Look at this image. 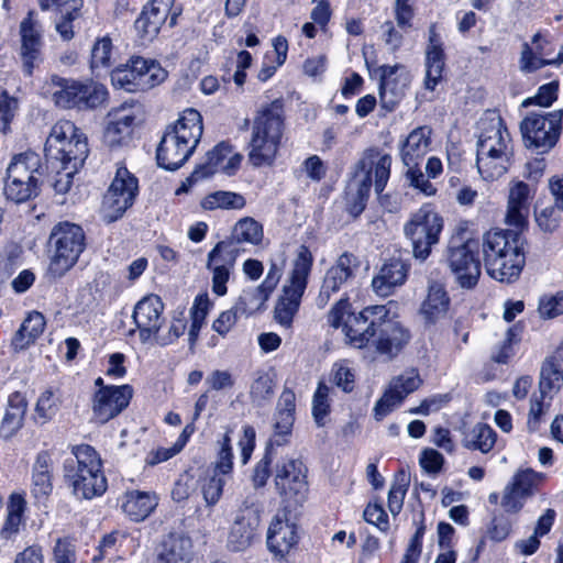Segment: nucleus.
I'll use <instances>...</instances> for the list:
<instances>
[{"instance_id": "9", "label": "nucleus", "mask_w": 563, "mask_h": 563, "mask_svg": "<svg viewBox=\"0 0 563 563\" xmlns=\"http://www.w3.org/2000/svg\"><path fill=\"white\" fill-rule=\"evenodd\" d=\"M45 153L52 164H70L78 170L88 156L87 139L71 121L60 120L51 130Z\"/></svg>"}, {"instance_id": "46", "label": "nucleus", "mask_w": 563, "mask_h": 563, "mask_svg": "<svg viewBox=\"0 0 563 563\" xmlns=\"http://www.w3.org/2000/svg\"><path fill=\"white\" fill-rule=\"evenodd\" d=\"M496 432L486 423H476L468 430L463 439V444L470 450L488 453L496 443Z\"/></svg>"}, {"instance_id": "36", "label": "nucleus", "mask_w": 563, "mask_h": 563, "mask_svg": "<svg viewBox=\"0 0 563 563\" xmlns=\"http://www.w3.org/2000/svg\"><path fill=\"white\" fill-rule=\"evenodd\" d=\"M157 504L155 493L131 490L123 495L121 508L131 520L139 522L147 518Z\"/></svg>"}, {"instance_id": "40", "label": "nucleus", "mask_w": 563, "mask_h": 563, "mask_svg": "<svg viewBox=\"0 0 563 563\" xmlns=\"http://www.w3.org/2000/svg\"><path fill=\"white\" fill-rule=\"evenodd\" d=\"M45 324V318L41 312L29 313L12 338V347L21 351L30 346L43 333Z\"/></svg>"}, {"instance_id": "57", "label": "nucleus", "mask_w": 563, "mask_h": 563, "mask_svg": "<svg viewBox=\"0 0 563 563\" xmlns=\"http://www.w3.org/2000/svg\"><path fill=\"white\" fill-rule=\"evenodd\" d=\"M331 388L323 383H319L312 398V415L318 426L324 424L325 417L330 413Z\"/></svg>"}, {"instance_id": "14", "label": "nucleus", "mask_w": 563, "mask_h": 563, "mask_svg": "<svg viewBox=\"0 0 563 563\" xmlns=\"http://www.w3.org/2000/svg\"><path fill=\"white\" fill-rule=\"evenodd\" d=\"M137 191L136 177L126 167H118L114 178L102 199L100 208L102 219L107 223H111L122 218L134 203Z\"/></svg>"}, {"instance_id": "38", "label": "nucleus", "mask_w": 563, "mask_h": 563, "mask_svg": "<svg viewBox=\"0 0 563 563\" xmlns=\"http://www.w3.org/2000/svg\"><path fill=\"white\" fill-rule=\"evenodd\" d=\"M563 387V346L545 358L540 372L539 389L555 396Z\"/></svg>"}, {"instance_id": "37", "label": "nucleus", "mask_w": 563, "mask_h": 563, "mask_svg": "<svg viewBox=\"0 0 563 563\" xmlns=\"http://www.w3.org/2000/svg\"><path fill=\"white\" fill-rule=\"evenodd\" d=\"M431 130L420 126L409 133L402 143L401 161L407 167L419 166V162L427 154L430 146Z\"/></svg>"}, {"instance_id": "29", "label": "nucleus", "mask_w": 563, "mask_h": 563, "mask_svg": "<svg viewBox=\"0 0 563 563\" xmlns=\"http://www.w3.org/2000/svg\"><path fill=\"white\" fill-rule=\"evenodd\" d=\"M297 527L285 516L276 515L267 530V547L275 555L284 556L297 544Z\"/></svg>"}, {"instance_id": "31", "label": "nucleus", "mask_w": 563, "mask_h": 563, "mask_svg": "<svg viewBox=\"0 0 563 563\" xmlns=\"http://www.w3.org/2000/svg\"><path fill=\"white\" fill-rule=\"evenodd\" d=\"M444 69L443 43L437 32L435 25L429 27V41L426 48V79L424 87L434 90L442 79Z\"/></svg>"}, {"instance_id": "12", "label": "nucleus", "mask_w": 563, "mask_h": 563, "mask_svg": "<svg viewBox=\"0 0 563 563\" xmlns=\"http://www.w3.org/2000/svg\"><path fill=\"white\" fill-rule=\"evenodd\" d=\"M443 219L430 206H422L404 225V233L411 242L413 256L424 261L439 243Z\"/></svg>"}, {"instance_id": "43", "label": "nucleus", "mask_w": 563, "mask_h": 563, "mask_svg": "<svg viewBox=\"0 0 563 563\" xmlns=\"http://www.w3.org/2000/svg\"><path fill=\"white\" fill-rule=\"evenodd\" d=\"M53 459L47 451L37 453L32 471L33 493L46 496L52 492Z\"/></svg>"}, {"instance_id": "52", "label": "nucleus", "mask_w": 563, "mask_h": 563, "mask_svg": "<svg viewBox=\"0 0 563 563\" xmlns=\"http://www.w3.org/2000/svg\"><path fill=\"white\" fill-rule=\"evenodd\" d=\"M263 239L262 225L252 218H244L236 222L233 228L231 239L227 242H233L236 247L242 242L258 244Z\"/></svg>"}, {"instance_id": "28", "label": "nucleus", "mask_w": 563, "mask_h": 563, "mask_svg": "<svg viewBox=\"0 0 563 563\" xmlns=\"http://www.w3.org/2000/svg\"><path fill=\"white\" fill-rule=\"evenodd\" d=\"M20 35L23 68L27 75H31L35 64L41 59L42 48L41 26L33 19L32 12L21 22Z\"/></svg>"}, {"instance_id": "34", "label": "nucleus", "mask_w": 563, "mask_h": 563, "mask_svg": "<svg viewBox=\"0 0 563 563\" xmlns=\"http://www.w3.org/2000/svg\"><path fill=\"white\" fill-rule=\"evenodd\" d=\"M408 275V266L401 260L394 258L383 264L372 280L374 291L383 297L393 294L396 287L401 286Z\"/></svg>"}, {"instance_id": "41", "label": "nucleus", "mask_w": 563, "mask_h": 563, "mask_svg": "<svg viewBox=\"0 0 563 563\" xmlns=\"http://www.w3.org/2000/svg\"><path fill=\"white\" fill-rule=\"evenodd\" d=\"M191 549L189 538L169 534L162 543L157 563H188Z\"/></svg>"}, {"instance_id": "19", "label": "nucleus", "mask_w": 563, "mask_h": 563, "mask_svg": "<svg viewBox=\"0 0 563 563\" xmlns=\"http://www.w3.org/2000/svg\"><path fill=\"white\" fill-rule=\"evenodd\" d=\"M563 62V46L555 51V45L541 33L532 36L530 42L521 46L519 69L533 73L547 65H560Z\"/></svg>"}, {"instance_id": "18", "label": "nucleus", "mask_w": 563, "mask_h": 563, "mask_svg": "<svg viewBox=\"0 0 563 563\" xmlns=\"http://www.w3.org/2000/svg\"><path fill=\"white\" fill-rule=\"evenodd\" d=\"M132 396L133 389L129 385L97 389L90 402L91 421L98 424L107 423L129 406Z\"/></svg>"}, {"instance_id": "59", "label": "nucleus", "mask_w": 563, "mask_h": 563, "mask_svg": "<svg viewBox=\"0 0 563 563\" xmlns=\"http://www.w3.org/2000/svg\"><path fill=\"white\" fill-rule=\"evenodd\" d=\"M112 42L104 36L99 38L91 49V67L93 69L108 68L111 65Z\"/></svg>"}, {"instance_id": "39", "label": "nucleus", "mask_w": 563, "mask_h": 563, "mask_svg": "<svg viewBox=\"0 0 563 563\" xmlns=\"http://www.w3.org/2000/svg\"><path fill=\"white\" fill-rule=\"evenodd\" d=\"M296 396L290 389L285 388L277 402L276 421L274 424L275 435L274 442L280 445L285 441V437L291 431L295 420Z\"/></svg>"}, {"instance_id": "13", "label": "nucleus", "mask_w": 563, "mask_h": 563, "mask_svg": "<svg viewBox=\"0 0 563 563\" xmlns=\"http://www.w3.org/2000/svg\"><path fill=\"white\" fill-rule=\"evenodd\" d=\"M54 254L48 265L53 277L64 276L78 261L85 250V233L74 223H59L52 232Z\"/></svg>"}, {"instance_id": "50", "label": "nucleus", "mask_w": 563, "mask_h": 563, "mask_svg": "<svg viewBox=\"0 0 563 563\" xmlns=\"http://www.w3.org/2000/svg\"><path fill=\"white\" fill-rule=\"evenodd\" d=\"M203 210L242 209L245 206L243 196L232 191L219 190L207 195L200 202Z\"/></svg>"}, {"instance_id": "17", "label": "nucleus", "mask_w": 563, "mask_h": 563, "mask_svg": "<svg viewBox=\"0 0 563 563\" xmlns=\"http://www.w3.org/2000/svg\"><path fill=\"white\" fill-rule=\"evenodd\" d=\"M422 384V379L417 369L410 368L400 375L393 377L382 397L375 402L373 416L375 420L380 421L396 408H398L406 397L416 391Z\"/></svg>"}, {"instance_id": "15", "label": "nucleus", "mask_w": 563, "mask_h": 563, "mask_svg": "<svg viewBox=\"0 0 563 563\" xmlns=\"http://www.w3.org/2000/svg\"><path fill=\"white\" fill-rule=\"evenodd\" d=\"M562 112H529L520 123L526 147L549 151L560 135Z\"/></svg>"}, {"instance_id": "20", "label": "nucleus", "mask_w": 563, "mask_h": 563, "mask_svg": "<svg viewBox=\"0 0 563 563\" xmlns=\"http://www.w3.org/2000/svg\"><path fill=\"white\" fill-rule=\"evenodd\" d=\"M303 463L296 459H286L276 466L275 486L286 499L302 501L308 493V483Z\"/></svg>"}, {"instance_id": "8", "label": "nucleus", "mask_w": 563, "mask_h": 563, "mask_svg": "<svg viewBox=\"0 0 563 563\" xmlns=\"http://www.w3.org/2000/svg\"><path fill=\"white\" fill-rule=\"evenodd\" d=\"M41 158L33 152L15 155L7 168L4 196L8 200L22 203L40 194L42 183Z\"/></svg>"}, {"instance_id": "2", "label": "nucleus", "mask_w": 563, "mask_h": 563, "mask_svg": "<svg viewBox=\"0 0 563 563\" xmlns=\"http://www.w3.org/2000/svg\"><path fill=\"white\" fill-rule=\"evenodd\" d=\"M514 162V144L501 118L488 113L478 122L476 168L485 181L503 177Z\"/></svg>"}, {"instance_id": "64", "label": "nucleus", "mask_w": 563, "mask_h": 563, "mask_svg": "<svg viewBox=\"0 0 563 563\" xmlns=\"http://www.w3.org/2000/svg\"><path fill=\"white\" fill-rule=\"evenodd\" d=\"M536 221L543 232H553L561 222L560 209L548 206L536 213Z\"/></svg>"}, {"instance_id": "58", "label": "nucleus", "mask_w": 563, "mask_h": 563, "mask_svg": "<svg viewBox=\"0 0 563 563\" xmlns=\"http://www.w3.org/2000/svg\"><path fill=\"white\" fill-rule=\"evenodd\" d=\"M331 382L344 393H351L355 386V374L346 361L334 363L331 369Z\"/></svg>"}, {"instance_id": "1", "label": "nucleus", "mask_w": 563, "mask_h": 563, "mask_svg": "<svg viewBox=\"0 0 563 563\" xmlns=\"http://www.w3.org/2000/svg\"><path fill=\"white\" fill-rule=\"evenodd\" d=\"M349 334L354 347H372L388 361L396 357L411 338L409 330L390 316L385 305L364 308L357 319L352 318Z\"/></svg>"}, {"instance_id": "30", "label": "nucleus", "mask_w": 563, "mask_h": 563, "mask_svg": "<svg viewBox=\"0 0 563 563\" xmlns=\"http://www.w3.org/2000/svg\"><path fill=\"white\" fill-rule=\"evenodd\" d=\"M135 117L130 108L114 109L108 114L103 143L110 148L123 145L132 133Z\"/></svg>"}, {"instance_id": "5", "label": "nucleus", "mask_w": 563, "mask_h": 563, "mask_svg": "<svg viewBox=\"0 0 563 563\" xmlns=\"http://www.w3.org/2000/svg\"><path fill=\"white\" fill-rule=\"evenodd\" d=\"M202 131L201 114L195 109L185 110L163 135L156 153L157 164L168 170L178 169L194 153Z\"/></svg>"}, {"instance_id": "49", "label": "nucleus", "mask_w": 563, "mask_h": 563, "mask_svg": "<svg viewBox=\"0 0 563 563\" xmlns=\"http://www.w3.org/2000/svg\"><path fill=\"white\" fill-rule=\"evenodd\" d=\"M271 295L272 291L264 288L262 284L244 289L235 302L234 308L240 314H252L265 305Z\"/></svg>"}, {"instance_id": "6", "label": "nucleus", "mask_w": 563, "mask_h": 563, "mask_svg": "<svg viewBox=\"0 0 563 563\" xmlns=\"http://www.w3.org/2000/svg\"><path fill=\"white\" fill-rule=\"evenodd\" d=\"M74 459L64 464V477L78 499H92L107 490V478L98 452L88 444L73 449Z\"/></svg>"}, {"instance_id": "21", "label": "nucleus", "mask_w": 563, "mask_h": 563, "mask_svg": "<svg viewBox=\"0 0 563 563\" xmlns=\"http://www.w3.org/2000/svg\"><path fill=\"white\" fill-rule=\"evenodd\" d=\"M358 261L351 253H343L336 262L328 268L322 280V285L317 297V306L324 308L330 301L332 295L336 294L346 285L358 269Z\"/></svg>"}, {"instance_id": "32", "label": "nucleus", "mask_w": 563, "mask_h": 563, "mask_svg": "<svg viewBox=\"0 0 563 563\" xmlns=\"http://www.w3.org/2000/svg\"><path fill=\"white\" fill-rule=\"evenodd\" d=\"M169 12V0H152L144 7L135 21V30L145 41L153 40L166 21Z\"/></svg>"}, {"instance_id": "42", "label": "nucleus", "mask_w": 563, "mask_h": 563, "mask_svg": "<svg viewBox=\"0 0 563 563\" xmlns=\"http://www.w3.org/2000/svg\"><path fill=\"white\" fill-rule=\"evenodd\" d=\"M276 374L273 369H257L250 385V398L256 406L272 400L275 394Z\"/></svg>"}, {"instance_id": "44", "label": "nucleus", "mask_w": 563, "mask_h": 563, "mask_svg": "<svg viewBox=\"0 0 563 563\" xmlns=\"http://www.w3.org/2000/svg\"><path fill=\"white\" fill-rule=\"evenodd\" d=\"M137 64L139 68H136L137 71L135 73L139 75L140 91L150 90L161 85L167 78V71L155 59L140 56Z\"/></svg>"}, {"instance_id": "3", "label": "nucleus", "mask_w": 563, "mask_h": 563, "mask_svg": "<svg viewBox=\"0 0 563 563\" xmlns=\"http://www.w3.org/2000/svg\"><path fill=\"white\" fill-rule=\"evenodd\" d=\"M483 261L490 277L501 283L519 278L526 264L523 238L508 230L488 231L482 239Z\"/></svg>"}, {"instance_id": "7", "label": "nucleus", "mask_w": 563, "mask_h": 563, "mask_svg": "<svg viewBox=\"0 0 563 563\" xmlns=\"http://www.w3.org/2000/svg\"><path fill=\"white\" fill-rule=\"evenodd\" d=\"M313 256L307 246L298 249L292 268L283 286L282 295L275 307V320L283 327L289 328L299 310L305 294L308 277L311 272Z\"/></svg>"}, {"instance_id": "27", "label": "nucleus", "mask_w": 563, "mask_h": 563, "mask_svg": "<svg viewBox=\"0 0 563 563\" xmlns=\"http://www.w3.org/2000/svg\"><path fill=\"white\" fill-rule=\"evenodd\" d=\"M451 299L444 286L438 282H430L427 295L419 308L426 327H432L441 322L449 313Z\"/></svg>"}, {"instance_id": "55", "label": "nucleus", "mask_w": 563, "mask_h": 563, "mask_svg": "<svg viewBox=\"0 0 563 563\" xmlns=\"http://www.w3.org/2000/svg\"><path fill=\"white\" fill-rule=\"evenodd\" d=\"M544 481L545 475L543 473L536 472L532 468H522L515 473L510 483L529 497Z\"/></svg>"}, {"instance_id": "54", "label": "nucleus", "mask_w": 563, "mask_h": 563, "mask_svg": "<svg viewBox=\"0 0 563 563\" xmlns=\"http://www.w3.org/2000/svg\"><path fill=\"white\" fill-rule=\"evenodd\" d=\"M186 327L187 318L185 316V311H175L167 331L162 333L158 331L157 334L153 338V341L162 346L173 344L179 336L184 334Z\"/></svg>"}, {"instance_id": "33", "label": "nucleus", "mask_w": 563, "mask_h": 563, "mask_svg": "<svg viewBox=\"0 0 563 563\" xmlns=\"http://www.w3.org/2000/svg\"><path fill=\"white\" fill-rule=\"evenodd\" d=\"M241 162L242 155L234 152L229 143L221 142L208 152L206 162L199 167L207 177L218 172L232 175L239 168Z\"/></svg>"}, {"instance_id": "4", "label": "nucleus", "mask_w": 563, "mask_h": 563, "mask_svg": "<svg viewBox=\"0 0 563 563\" xmlns=\"http://www.w3.org/2000/svg\"><path fill=\"white\" fill-rule=\"evenodd\" d=\"M285 132L283 106L274 101L262 107L252 121L249 162L254 167L271 166L279 152Z\"/></svg>"}, {"instance_id": "51", "label": "nucleus", "mask_w": 563, "mask_h": 563, "mask_svg": "<svg viewBox=\"0 0 563 563\" xmlns=\"http://www.w3.org/2000/svg\"><path fill=\"white\" fill-rule=\"evenodd\" d=\"M361 312L354 313L351 311V303L349 298H341L329 311L328 322L333 328H342V331L352 345V336L349 334V325H352V318L357 319Z\"/></svg>"}, {"instance_id": "24", "label": "nucleus", "mask_w": 563, "mask_h": 563, "mask_svg": "<svg viewBox=\"0 0 563 563\" xmlns=\"http://www.w3.org/2000/svg\"><path fill=\"white\" fill-rule=\"evenodd\" d=\"M239 254L240 247H236L233 242H219L209 252L207 266L212 272V290L218 296L227 292L225 285Z\"/></svg>"}, {"instance_id": "22", "label": "nucleus", "mask_w": 563, "mask_h": 563, "mask_svg": "<svg viewBox=\"0 0 563 563\" xmlns=\"http://www.w3.org/2000/svg\"><path fill=\"white\" fill-rule=\"evenodd\" d=\"M163 311L164 303L156 295H147L136 302L132 318L143 344L152 342L161 330L164 322Z\"/></svg>"}, {"instance_id": "53", "label": "nucleus", "mask_w": 563, "mask_h": 563, "mask_svg": "<svg viewBox=\"0 0 563 563\" xmlns=\"http://www.w3.org/2000/svg\"><path fill=\"white\" fill-rule=\"evenodd\" d=\"M410 484L409 474L400 470L391 484L388 492V509L395 516L398 515L402 508L404 499Z\"/></svg>"}, {"instance_id": "62", "label": "nucleus", "mask_w": 563, "mask_h": 563, "mask_svg": "<svg viewBox=\"0 0 563 563\" xmlns=\"http://www.w3.org/2000/svg\"><path fill=\"white\" fill-rule=\"evenodd\" d=\"M538 311L543 319H553L563 313V291L544 295L539 300Z\"/></svg>"}, {"instance_id": "26", "label": "nucleus", "mask_w": 563, "mask_h": 563, "mask_svg": "<svg viewBox=\"0 0 563 563\" xmlns=\"http://www.w3.org/2000/svg\"><path fill=\"white\" fill-rule=\"evenodd\" d=\"M532 190L528 184L519 179H512L508 185L506 224L518 229L527 224L530 210Z\"/></svg>"}, {"instance_id": "25", "label": "nucleus", "mask_w": 563, "mask_h": 563, "mask_svg": "<svg viewBox=\"0 0 563 563\" xmlns=\"http://www.w3.org/2000/svg\"><path fill=\"white\" fill-rule=\"evenodd\" d=\"M380 84H379V98L380 103L387 111L400 102L405 96V91L410 82L408 71L401 65L382 66Z\"/></svg>"}, {"instance_id": "47", "label": "nucleus", "mask_w": 563, "mask_h": 563, "mask_svg": "<svg viewBox=\"0 0 563 563\" xmlns=\"http://www.w3.org/2000/svg\"><path fill=\"white\" fill-rule=\"evenodd\" d=\"M553 395L538 389L530 398V408L528 412L527 427L529 431L539 430L540 426L545 421L550 412Z\"/></svg>"}, {"instance_id": "45", "label": "nucleus", "mask_w": 563, "mask_h": 563, "mask_svg": "<svg viewBox=\"0 0 563 563\" xmlns=\"http://www.w3.org/2000/svg\"><path fill=\"white\" fill-rule=\"evenodd\" d=\"M26 501L20 494H12L7 506V518L0 531L3 539H11L15 536L23 523V515Z\"/></svg>"}, {"instance_id": "63", "label": "nucleus", "mask_w": 563, "mask_h": 563, "mask_svg": "<svg viewBox=\"0 0 563 563\" xmlns=\"http://www.w3.org/2000/svg\"><path fill=\"white\" fill-rule=\"evenodd\" d=\"M527 498L522 492L509 482L504 489L500 504L507 512L516 514L522 509Z\"/></svg>"}, {"instance_id": "60", "label": "nucleus", "mask_w": 563, "mask_h": 563, "mask_svg": "<svg viewBox=\"0 0 563 563\" xmlns=\"http://www.w3.org/2000/svg\"><path fill=\"white\" fill-rule=\"evenodd\" d=\"M231 430L228 429L222 440L219 441V452L216 462V473L227 475L230 474L233 468V453L231 446Z\"/></svg>"}, {"instance_id": "48", "label": "nucleus", "mask_w": 563, "mask_h": 563, "mask_svg": "<svg viewBox=\"0 0 563 563\" xmlns=\"http://www.w3.org/2000/svg\"><path fill=\"white\" fill-rule=\"evenodd\" d=\"M140 56H132L130 59L122 65H119L111 73V81L114 87L121 88L128 92L140 91L139 87V75L135 71L139 68L137 62Z\"/></svg>"}, {"instance_id": "56", "label": "nucleus", "mask_w": 563, "mask_h": 563, "mask_svg": "<svg viewBox=\"0 0 563 563\" xmlns=\"http://www.w3.org/2000/svg\"><path fill=\"white\" fill-rule=\"evenodd\" d=\"M225 481L218 473L206 476L200 482V492L207 507L216 506L221 499Z\"/></svg>"}, {"instance_id": "23", "label": "nucleus", "mask_w": 563, "mask_h": 563, "mask_svg": "<svg viewBox=\"0 0 563 563\" xmlns=\"http://www.w3.org/2000/svg\"><path fill=\"white\" fill-rule=\"evenodd\" d=\"M261 525V514L255 506L241 507L228 536V548L234 552L250 548Z\"/></svg>"}, {"instance_id": "16", "label": "nucleus", "mask_w": 563, "mask_h": 563, "mask_svg": "<svg viewBox=\"0 0 563 563\" xmlns=\"http://www.w3.org/2000/svg\"><path fill=\"white\" fill-rule=\"evenodd\" d=\"M478 242L473 239L456 244L451 242L448 251V265L462 288L474 287L481 276V263L477 257Z\"/></svg>"}, {"instance_id": "11", "label": "nucleus", "mask_w": 563, "mask_h": 563, "mask_svg": "<svg viewBox=\"0 0 563 563\" xmlns=\"http://www.w3.org/2000/svg\"><path fill=\"white\" fill-rule=\"evenodd\" d=\"M46 91L54 103L64 109H87L102 104L108 96L102 85L84 84L53 75L46 82Z\"/></svg>"}, {"instance_id": "61", "label": "nucleus", "mask_w": 563, "mask_h": 563, "mask_svg": "<svg viewBox=\"0 0 563 563\" xmlns=\"http://www.w3.org/2000/svg\"><path fill=\"white\" fill-rule=\"evenodd\" d=\"M58 411V399L52 390H45L35 406L36 418L41 423L49 421Z\"/></svg>"}, {"instance_id": "10", "label": "nucleus", "mask_w": 563, "mask_h": 563, "mask_svg": "<svg viewBox=\"0 0 563 563\" xmlns=\"http://www.w3.org/2000/svg\"><path fill=\"white\" fill-rule=\"evenodd\" d=\"M390 165V155L382 153L377 148H369L364 152L362 158L355 165L353 178L350 183V190L355 191L361 203L360 211L363 210L364 201L368 198L373 185L382 205H384V198L380 194L389 179Z\"/></svg>"}, {"instance_id": "35", "label": "nucleus", "mask_w": 563, "mask_h": 563, "mask_svg": "<svg viewBox=\"0 0 563 563\" xmlns=\"http://www.w3.org/2000/svg\"><path fill=\"white\" fill-rule=\"evenodd\" d=\"M27 401L25 397L15 391L8 397L4 413L0 423V435L11 439L23 427Z\"/></svg>"}]
</instances>
